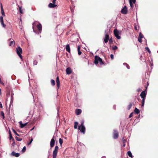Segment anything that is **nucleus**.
<instances>
[{
    "mask_svg": "<svg viewBox=\"0 0 158 158\" xmlns=\"http://www.w3.org/2000/svg\"><path fill=\"white\" fill-rule=\"evenodd\" d=\"M31 143V142H30L29 143H28L27 144V145H30Z\"/></svg>",
    "mask_w": 158,
    "mask_h": 158,
    "instance_id": "nucleus-54",
    "label": "nucleus"
},
{
    "mask_svg": "<svg viewBox=\"0 0 158 158\" xmlns=\"http://www.w3.org/2000/svg\"><path fill=\"white\" fill-rule=\"evenodd\" d=\"M127 154H128V155L130 157H132V153H131V152L130 151H129L128 152H127Z\"/></svg>",
    "mask_w": 158,
    "mask_h": 158,
    "instance_id": "nucleus-31",
    "label": "nucleus"
},
{
    "mask_svg": "<svg viewBox=\"0 0 158 158\" xmlns=\"http://www.w3.org/2000/svg\"><path fill=\"white\" fill-rule=\"evenodd\" d=\"M135 29L136 30V31H137V30H138V29H137V27H135Z\"/></svg>",
    "mask_w": 158,
    "mask_h": 158,
    "instance_id": "nucleus-50",
    "label": "nucleus"
},
{
    "mask_svg": "<svg viewBox=\"0 0 158 158\" xmlns=\"http://www.w3.org/2000/svg\"><path fill=\"white\" fill-rule=\"evenodd\" d=\"M0 21L2 27L4 28H5L6 27V25L4 23L3 17L2 16H1L0 17Z\"/></svg>",
    "mask_w": 158,
    "mask_h": 158,
    "instance_id": "nucleus-13",
    "label": "nucleus"
},
{
    "mask_svg": "<svg viewBox=\"0 0 158 158\" xmlns=\"http://www.w3.org/2000/svg\"><path fill=\"white\" fill-rule=\"evenodd\" d=\"M19 123L20 124V127L21 128H23V127L26 126L27 124V123H25L24 124H23L22 122L21 121L20 122H19Z\"/></svg>",
    "mask_w": 158,
    "mask_h": 158,
    "instance_id": "nucleus-20",
    "label": "nucleus"
},
{
    "mask_svg": "<svg viewBox=\"0 0 158 158\" xmlns=\"http://www.w3.org/2000/svg\"><path fill=\"white\" fill-rule=\"evenodd\" d=\"M7 93H6V96L7 97H8L9 96H10V92L11 93V97H12L13 96V94L12 93V90L10 89H7Z\"/></svg>",
    "mask_w": 158,
    "mask_h": 158,
    "instance_id": "nucleus-5",
    "label": "nucleus"
},
{
    "mask_svg": "<svg viewBox=\"0 0 158 158\" xmlns=\"http://www.w3.org/2000/svg\"><path fill=\"white\" fill-rule=\"evenodd\" d=\"M56 83L57 88L59 89L60 87V82L59 78L58 76H57L56 78Z\"/></svg>",
    "mask_w": 158,
    "mask_h": 158,
    "instance_id": "nucleus-12",
    "label": "nucleus"
},
{
    "mask_svg": "<svg viewBox=\"0 0 158 158\" xmlns=\"http://www.w3.org/2000/svg\"><path fill=\"white\" fill-rule=\"evenodd\" d=\"M109 39V35L107 33H106L104 39V42L106 43H107Z\"/></svg>",
    "mask_w": 158,
    "mask_h": 158,
    "instance_id": "nucleus-11",
    "label": "nucleus"
},
{
    "mask_svg": "<svg viewBox=\"0 0 158 158\" xmlns=\"http://www.w3.org/2000/svg\"><path fill=\"white\" fill-rule=\"evenodd\" d=\"M1 13H2V15H3V16H5V14L4 11L3 7H2V9H1Z\"/></svg>",
    "mask_w": 158,
    "mask_h": 158,
    "instance_id": "nucleus-28",
    "label": "nucleus"
},
{
    "mask_svg": "<svg viewBox=\"0 0 158 158\" xmlns=\"http://www.w3.org/2000/svg\"><path fill=\"white\" fill-rule=\"evenodd\" d=\"M147 86H148L149 85V83H148V82H147Z\"/></svg>",
    "mask_w": 158,
    "mask_h": 158,
    "instance_id": "nucleus-60",
    "label": "nucleus"
},
{
    "mask_svg": "<svg viewBox=\"0 0 158 158\" xmlns=\"http://www.w3.org/2000/svg\"><path fill=\"white\" fill-rule=\"evenodd\" d=\"M56 156H53V158H56Z\"/></svg>",
    "mask_w": 158,
    "mask_h": 158,
    "instance_id": "nucleus-56",
    "label": "nucleus"
},
{
    "mask_svg": "<svg viewBox=\"0 0 158 158\" xmlns=\"http://www.w3.org/2000/svg\"><path fill=\"white\" fill-rule=\"evenodd\" d=\"M123 146H125V144H124Z\"/></svg>",
    "mask_w": 158,
    "mask_h": 158,
    "instance_id": "nucleus-61",
    "label": "nucleus"
},
{
    "mask_svg": "<svg viewBox=\"0 0 158 158\" xmlns=\"http://www.w3.org/2000/svg\"><path fill=\"white\" fill-rule=\"evenodd\" d=\"M33 139H32V137H31V140L30 141V142H32V141H33Z\"/></svg>",
    "mask_w": 158,
    "mask_h": 158,
    "instance_id": "nucleus-51",
    "label": "nucleus"
},
{
    "mask_svg": "<svg viewBox=\"0 0 158 158\" xmlns=\"http://www.w3.org/2000/svg\"><path fill=\"white\" fill-rule=\"evenodd\" d=\"M81 110L79 109H77L75 110V113L77 115H79L81 113Z\"/></svg>",
    "mask_w": 158,
    "mask_h": 158,
    "instance_id": "nucleus-17",
    "label": "nucleus"
},
{
    "mask_svg": "<svg viewBox=\"0 0 158 158\" xmlns=\"http://www.w3.org/2000/svg\"><path fill=\"white\" fill-rule=\"evenodd\" d=\"M11 40V39H9V41H10L9 44V46H12L13 45L14 46L15 44V41H14V40L12 39V40Z\"/></svg>",
    "mask_w": 158,
    "mask_h": 158,
    "instance_id": "nucleus-16",
    "label": "nucleus"
},
{
    "mask_svg": "<svg viewBox=\"0 0 158 158\" xmlns=\"http://www.w3.org/2000/svg\"><path fill=\"white\" fill-rule=\"evenodd\" d=\"M143 37V35L141 32H140L139 34V36L138 38V40L139 42L141 43L142 42V39Z\"/></svg>",
    "mask_w": 158,
    "mask_h": 158,
    "instance_id": "nucleus-14",
    "label": "nucleus"
},
{
    "mask_svg": "<svg viewBox=\"0 0 158 158\" xmlns=\"http://www.w3.org/2000/svg\"><path fill=\"white\" fill-rule=\"evenodd\" d=\"M123 64L124 65H126V67H127V68L128 69H130V66H129L127 63H124Z\"/></svg>",
    "mask_w": 158,
    "mask_h": 158,
    "instance_id": "nucleus-41",
    "label": "nucleus"
},
{
    "mask_svg": "<svg viewBox=\"0 0 158 158\" xmlns=\"http://www.w3.org/2000/svg\"><path fill=\"white\" fill-rule=\"evenodd\" d=\"M26 150V147L25 146H24L23 147V148L22 150V152H24Z\"/></svg>",
    "mask_w": 158,
    "mask_h": 158,
    "instance_id": "nucleus-39",
    "label": "nucleus"
},
{
    "mask_svg": "<svg viewBox=\"0 0 158 158\" xmlns=\"http://www.w3.org/2000/svg\"><path fill=\"white\" fill-rule=\"evenodd\" d=\"M0 107L1 108H2V104H0Z\"/></svg>",
    "mask_w": 158,
    "mask_h": 158,
    "instance_id": "nucleus-49",
    "label": "nucleus"
},
{
    "mask_svg": "<svg viewBox=\"0 0 158 158\" xmlns=\"http://www.w3.org/2000/svg\"><path fill=\"white\" fill-rule=\"evenodd\" d=\"M133 116V112H132L129 115V118H130L132 117Z\"/></svg>",
    "mask_w": 158,
    "mask_h": 158,
    "instance_id": "nucleus-44",
    "label": "nucleus"
},
{
    "mask_svg": "<svg viewBox=\"0 0 158 158\" xmlns=\"http://www.w3.org/2000/svg\"><path fill=\"white\" fill-rule=\"evenodd\" d=\"M59 149V147L58 146H56L55 147L54 150L53 152V156H57V154Z\"/></svg>",
    "mask_w": 158,
    "mask_h": 158,
    "instance_id": "nucleus-7",
    "label": "nucleus"
},
{
    "mask_svg": "<svg viewBox=\"0 0 158 158\" xmlns=\"http://www.w3.org/2000/svg\"><path fill=\"white\" fill-rule=\"evenodd\" d=\"M56 1V0H52V3L55 4Z\"/></svg>",
    "mask_w": 158,
    "mask_h": 158,
    "instance_id": "nucleus-46",
    "label": "nucleus"
},
{
    "mask_svg": "<svg viewBox=\"0 0 158 158\" xmlns=\"http://www.w3.org/2000/svg\"><path fill=\"white\" fill-rule=\"evenodd\" d=\"M121 12L123 14H126L127 13V10L126 6H124L123 8H122L121 10Z\"/></svg>",
    "mask_w": 158,
    "mask_h": 158,
    "instance_id": "nucleus-10",
    "label": "nucleus"
},
{
    "mask_svg": "<svg viewBox=\"0 0 158 158\" xmlns=\"http://www.w3.org/2000/svg\"><path fill=\"white\" fill-rule=\"evenodd\" d=\"M110 58L112 60H113L114 59V56L113 54H111L110 55Z\"/></svg>",
    "mask_w": 158,
    "mask_h": 158,
    "instance_id": "nucleus-45",
    "label": "nucleus"
},
{
    "mask_svg": "<svg viewBox=\"0 0 158 158\" xmlns=\"http://www.w3.org/2000/svg\"><path fill=\"white\" fill-rule=\"evenodd\" d=\"M141 90V89L139 88L137 90V91L138 92H139Z\"/></svg>",
    "mask_w": 158,
    "mask_h": 158,
    "instance_id": "nucleus-47",
    "label": "nucleus"
},
{
    "mask_svg": "<svg viewBox=\"0 0 158 158\" xmlns=\"http://www.w3.org/2000/svg\"><path fill=\"white\" fill-rule=\"evenodd\" d=\"M59 141L60 144L61 146L63 142V139L61 138H60L59 139Z\"/></svg>",
    "mask_w": 158,
    "mask_h": 158,
    "instance_id": "nucleus-33",
    "label": "nucleus"
},
{
    "mask_svg": "<svg viewBox=\"0 0 158 158\" xmlns=\"http://www.w3.org/2000/svg\"><path fill=\"white\" fill-rule=\"evenodd\" d=\"M1 115L2 116L3 118H4V114L3 111L1 112Z\"/></svg>",
    "mask_w": 158,
    "mask_h": 158,
    "instance_id": "nucleus-38",
    "label": "nucleus"
},
{
    "mask_svg": "<svg viewBox=\"0 0 158 158\" xmlns=\"http://www.w3.org/2000/svg\"><path fill=\"white\" fill-rule=\"evenodd\" d=\"M70 9L71 10V11L72 13V14H73L74 12V10H73V7H70Z\"/></svg>",
    "mask_w": 158,
    "mask_h": 158,
    "instance_id": "nucleus-43",
    "label": "nucleus"
},
{
    "mask_svg": "<svg viewBox=\"0 0 158 158\" xmlns=\"http://www.w3.org/2000/svg\"><path fill=\"white\" fill-rule=\"evenodd\" d=\"M9 136H10V140H11V139H12L13 140H14V139L13 138L12 136V135H11V132L9 130Z\"/></svg>",
    "mask_w": 158,
    "mask_h": 158,
    "instance_id": "nucleus-26",
    "label": "nucleus"
},
{
    "mask_svg": "<svg viewBox=\"0 0 158 158\" xmlns=\"http://www.w3.org/2000/svg\"><path fill=\"white\" fill-rule=\"evenodd\" d=\"M130 6L131 8L133 7V4H135L136 2V0H129Z\"/></svg>",
    "mask_w": 158,
    "mask_h": 158,
    "instance_id": "nucleus-15",
    "label": "nucleus"
},
{
    "mask_svg": "<svg viewBox=\"0 0 158 158\" xmlns=\"http://www.w3.org/2000/svg\"><path fill=\"white\" fill-rule=\"evenodd\" d=\"M42 26L41 24L40 23L37 26V28L40 33L42 31Z\"/></svg>",
    "mask_w": 158,
    "mask_h": 158,
    "instance_id": "nucleus-18",
    "label": "nucleus"
},
{
    "mask_svg": "<svg viewBox=\"0 0 158 158\" xmlns=\"http://www.w3.org/2000/svg\"><path fill=\"white\" fill-rule=\"evenodd\" d=\"M109 43L110 44H111L112 43H113V40H112V38H110V39H109Z\"/></svg>",
    "mask_w": 158,
    "mask_h": 158,
    "instance_id": "nucleus-36",
    "label": "nucleus"
},
{
    "mask_svg": "<svg viewBox=\"0 0 158 158\" xmlns=\"http://www.w3.org/2000/svg\"><path fill=\"white\" fill-rule=\"evenodd\" d=\"M78 124V122H74V128L75 129H76L77 128Z\"/></svg>",
    "mask_w": 158,
    "mask_h": 158,
    "instance_id": "nucleus-29",
    "label": "nucleus"
},
{
    "mask_svg": "<svg viewBox=\"0 0 158 158\" xmlns=\"http://www.w3.org/2000/svg\"><path fill=\"white\" fill-rule=\"evenodd\" d=\"M55 137L54 136H53L52 137V139H51V140L50 144V147L51 148H53L55 145Z\"/></svg>",
    "mask_w": 158,
    "mask_h": 158,
    "instance_id": "nucleus-9",
    "label": "nucleus"
},
{
    "mask_svg": "<svg viewBox=\"0 0 158 158\" xmlns=\"http://www.w3.org/2000/svg\"><path fill=\"white\" fill-rule=\"evenodd\" d=\"M133 103H130L129 105L127 106V108L128 110H129L131 108L133 104Z\"/></svg>",
    "mask_w": 158,
    "mask_h": 158,
    "instance_id": "nucleus-25",
    "label": "nucleus"
},
{
    "mask_svg": "<svg viewBox=\"0 0 158 158\" xmlns=\"http://www.w3.org/2000/svg\"><path fill=\"white\" fill-rule=\"evenodd\" d=\"M117 48L118 47L116 46H114L112 48V49L114 50H116Z\"/></svg>",
    "mask_w": 158,
    "mask_h": 158,
    "instance_id": "nucleus-40",
    "label": "nucleus"
},
{
    "mask_svg": "<svg viewBox=\"0 0 158 158\" xmlns=\"http://www.w3.org/2000/svg\"><path fill=\"white\" fill-rule=\"evenodd\" d=\"M31 143V142H30L29 143H28L27 144V145H30Z\"/></svg>",
    "mask_w": 158,
    "mask_h": 158,
    "instance_id": "nucleus-53",
    "label": "nucleus"
},
{
    "mask_svg": "<svg viewBox=\"0 0 158 158\" xmlns=\"http://www.w3.org/2000/svg\"><path fill=\"white\" fill-rule=\"evenodd\" d=\"M51 84L52 86H54L55 85V81L54 80H51Z\"/></svg>",
    "mask_w": 158,
    "mask_h": 158,
    "instance_id": "nucleus-32",
    "label": "nucleus"
},
{
    "mask_svg": "<svg viewBox=\"0 0 158 158\" xmlns=\"http://www.w3.org/2000/svg\"><path fill=\"white\" fill-rule=\"evenodd\" d=\"M0 5H1V9H2V7H3L2 3H1L0 4Z\"/></svg>",
    "mask_w": 158,
    "mask_h": 158,
    "instance_id": "nucleus-55",
    "label": "nucleus"
},
{
    "mask_svg": "<svg viewBox=\"0 0 158 158\" xmlns=\"http://www.w3.org/2000/svg\"><path fill=\"white\" fill-rule=\"evenodd\" d=\"M0 94H1V89H0Z\"/></svg>",
    "mask_w": 158,
    "mask_h": 158,
    "instance_id": "nucleus-58",
    "label": "nucleus"
},
{
    "mask_svg": "<svg viewBox=\"0 0 158 158\" xmlns=\"http://www.w3.org/2000/svg\"><path fill=\"white\" fill-rule=\"evenodd\" d=\"M48 6L49 7L52 8L56 7L57 6V5L53 3H50L48 4Z\"/></svg>",
    "mask_w": 158,
    "mask_h": 158,
    "instance_id": "nucleus-21",
    "label": "nucleus"
},
{
    "mask_svg": "<svg viewBox=\"0 0 158 158\" xmlns=\"http://www.w3.org/2000/svg\"><path fill=\"white\" fill-rule=\"evenodd\" d=\"M78 129L83 133H85V128L84 126H79Z\"/></svg>",
    "mask_w": 158,
    "mask_h": 158,
    "instance_id": "nucleus-6",
    "label": "nucleus"
},
{
    "mask_svg": "<svg viewBox=\"0 0 158 158\" xmlns=\"http://www.w3.org/2000/svg\"><path fill=\"white\" fill-rule=\"evenodd\" d=\"M0 83L2 84V85H4V83L2 81H1V82H0Z\"/></svg>",
    "mask_w": 158,
    "mask_h": 158,
    "instance_id": "nucleus-48",
    "label": "nucleus"
},
{
    "mask_svg": "<svg viewBox=\"0 0 158 158\" xmlns=\"http://www.w3.org/2000/svg\"><path fill=\"white\" fill-rule=\"evenodd\" d=\"M16 139L18 141H21L22 140V138H20L17 137H15Z\"/></svg>",
    "mask_w": 158,
    "mask_h": 158,
    "instance_id": "nucleus-35",
    "label": "nucleus"
},
{
    "mask_svg": "<svg viewBox=\"0 0 158 158\" xmlns=\"http://www.w3.org/2000/svg\"><path fill=\"white\" fill-rule=\"evenodd\" d=\"M12 155L15 157H18L19 156V154L18 153H16L15 152L13 151L11 153Z\"/></svg>",
    "mask_w": 158,
    "mask_h": 158,
    "instance_id": "nucleus-23",
    "label": "nucleus"
},
{
    "mask_svg": "<svg viewBox=\"0 0 158 158\" xmlns=\"http://www.w3.org/2000/svg\"><path fill=\"white\" fill-rule=\"evenodd\" d=\"M145 49L146 50H147L148 51V52L149 53H150L151 52V51H150L149 49V48L148 47H146Z\"/></svg>",
    "mask_w": 158,
    "mask_h": 158,
    "instance_id": "nucleus-37",
    "label": "nucleus"
},
{
    "mask_svg": "<svg viewBox=\"0 0 158 158\" xmlns=\"http://www.w3.org/2000/svg\"><path fill=\"white\" fill-rule=\"evenodd\" d=\"M16 53L19 57L21 60L22 59V56L21 54L23 52V50L22 48L19 46L18 48H16Z\"/></svg>",
    "mask_w": 158,
    "mask_h": 158,
    "instance_id": "nucleus-3",
    "label": "nucleus"
},
{
    "mask_svg": "<svg viewBox=\"0 0 158 158\" xmlns=\"http://www.w3.org/2000/svg\"><path fill=\"white\" fill-rule=\"evenodd\" d=\"M66 72L67 74L68 75L72 73L71 69L69 67L67 68L66 70Z\"/></svg>",
    "mask_w": 158,
    "mask_h": 158,
    "instance_id": "nucleus-19",
    "label": "nucleus"
},
{
    "mask_svg": "<svg viewBox=\"0 0 158 158\" xmlns=\"http://www.w3.org/2000/svg\"><path fill=\"white\" fill-rule=\"evenodd\" d=\"M31 143V142H30L29 143H28L27 144V145H30Z\"/></svg>",
    "mask_w": 158,
    "mask_h": 158,
    "instance_id": "nucleus-52",
    "label": "nucleus"
},
{
    "mask_svg": "<svg viewBox=\"0 0 158 158\" xmlns=\"http://www.w3.org/2000/svg\"><path fill=\"white\" fill-rule=\"evenodd\" d=\"M81 46H78L77 47L78 53L79 55H80L81 54V52L80 51Z\"/></svg>",
    "mask_w": 158,
    "mask_h": 158,
    "instance_id": "nucleus-24",
    "label": "nucleus"
},
{
    "mask_svg": "<svg viewBox=\"0 0 158 158\" xmlns=\"http://www.w3.org/2000/svg\"><path fill=\"white\" fill-rule=\"evenodd\" d=\"M147 86L146 87L145 90L143 91L140 94V96L142 98L141 102V106H143L144 104L145 101L146 99V97L147 95Z\"/></svg>",
    "mask_w": 158,
    "mask_h": 158,
    "instance_id": "nucleus-1",
    "label": "nucleus"
},
{
    "mask_svg": "<svg viewBox=\"0 0 158 158\" xmlns=\"http://www.w3.org/2000/svg\"><path fill=\"white\" fill-rule=\"evenodd\" d=\"M134 112L136 114H138L140 112L139 109H138L136 107H135L134 110Z\"/></svg>",
    "mask_w": 158,
    "mask_h": 158,
    "instance_id": "nucleus-27",
    "label": "nucleus"
},
{
    "mask_svg": "<svg viewBox=\"0 0 158 158\" xmlns=\"http://www.w3.org/2000/svg\"><path fill=\"white\" fill-rule=\"evenodd\" d=\"M65 48H66V51H67L69 52H70V47L69 45V44H67L66 45Z\"/></svg>",
    "mask_w": 158,
    "mask_h": 158,
    "instance_id": "nucleus-22",
    "label": "nucleus"
},
{
    "mask_svg": "<svg viewBox=\"0 0 158 158\" xmlns=\"http://www.w3.org/2000/svg\"><path fill=\"white\" fill-rule=\"evenodd\" d=\"M101 158H106V156H103Z\"/></svg>",
    "mask_w": 158,
    "mask_h": 158,
    "instance_id": "nucleus-57",
    "label": "nucleus"
},
{
    "mask_svg": "<svg viewBox=\"0 0 158 158\" xmlns=\"http://www.w3.org/2000/svg\"><path fill=\"white\" fill-rule=\"evenodd\" d=\"M114 34L115 37L118 39H120L121 37L119 35V32L116 29H115L114 31Z\"/></svg>",
    "mask_w": 158,
    "mask_h": 158,
    "instance_id": "nucleus-4",
    "label": "nucleus"
},
{
    "mask_svg": "<svg viewBox=\"0 0 158 158\" xmlns=\"http://www.w3.org/2000/svg\"><path fill=\"white\" fill-rule=\"evenodd\" d=\"M84 120H81V125L80 126H84Z\"/></svg>",
    "mask_w": 158,
    "mask_h": 158,
    "instance_id": "nucleus-42",
    "label": "nucleus"
},
{
    "mask_svg": "<svg viewBox=\"0 0 158 158\" xmlns=\"http://www.w3.org/2000/svg\"><path fill=\"white\" fill-rule=\"evenodd\" d=\"M99 62L101 65L104 64V62L102 61V59L98 56H96L95 57L94 63L95 64H97Z\"/></svg>",
    "mask_w": 158,
    "mask_h": 158,
    "instance_id": "nucleus-2",
    "label": "nucleus"
},
{
    "mask_svg": "<svg viewBox=\"0 0 158 158\" xmlns=\"http://www.w3.org/2000/svg\"><path fill=\"white\" fill-rule=\"evenodd\" d=\"M12 130L13 131V132L15 133V134L17 135L18 136H20V135H19L16 132V131H15V129H12Z\"/></svg>",
    "mask_w": 158,
    "mask_h": 158,
    "instance_id": "nucleus-30",
    "label": "nucleus"
},
{
    "mask_svg": "<svg viewBox=\"0 0 158 158\" xmlns=\"http://www.w3.org/2000/svg\"><path fill=\"white\" fill-rule=\"evenodd\" d=\"M19 7L20 13L21 14H23V10H22V7L19 6Z\"/></svg>",
    "mask_w": 158,
    "mask_h": 158,
    "instance_id": "nucleus-34",
    "label": "nucleus"
},
{
    "mask_svg": "<svg viewBox=\"0 0 158 158\" xmlns=\"http://www.w3.org/2000/svg\"><path fill=\"white\" fill-rule=\"evenodd\" d=\"M118 137V131L116 130H114L113 133V137L114 139H117Z\"/></svg>",
    "mask_w": 158,
    "mask_h": 158,
    "instance_id": "nucleus-8",
    "label": "nucleus"
},
{
    "mask_svg": "<svg viewBox=\"0 0 158 158\" xmlns=\"http://www.w3.org/2000/svg\"><path fill=\"white\" fill-rule=\"evenodd\" d=\"M34 127H33L32 128V129L30 130V131H32V130L34 129Z\"/></svg>",
    "mask_w": 158,
    "mask_h": 158,
    "instance_id": "nucleus-59",
    "label": "nucleus"
}]
</instances>
